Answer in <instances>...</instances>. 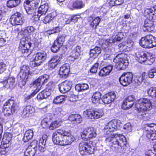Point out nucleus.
Listing matches in <instances>:
<instances>
[{
  "mask_svg": "<svg viewBox=\"0 0 156 156\" xmlns=\"http://www.w3.org/2000/svg\"><path fill=\"white\" fill-rule=\"evenodd\" d=\"M105 141L107 145L113 150L118 151L122 149V152L126 153H127L129 151L128 150H126L128 148H126L127 142L126 141V138L123 136L115 137L111 134L106 138Z\"/></svg>",
  "mask_w": 156,
  "mask_h": 156,
  "instance_id": "f257e3e1",
  "label": "nucleus"
},
{
  "mask_svg": "<svg viewBox=\"0 0 156 156\" xmlns=\"http://www.w3.org/2000/svg\"><path fill=\"white\" fill-rule=\"evenodd\" d=\"M135 107L140 114L144 116L146 112L152 109L151 101L147 98H141L137 101Z\"/></svg>",
  "mask_w": 156,
  "mask_h": 156,
  "instance_id": "f03ea898",
  "label": "nucleus"
},
{
  "mask_svg": "<svg viewBox=\"0 0 156 156\" xmlns=\"http://www.w3.org/2000/svg\"><path fill=\"white\" fill-rule=\"evenodd\" d=\"M20 108L19 103L16 101L10 99L4 104L2 111L5 116L11 115Z\"/></svg>",
  "mask_w": 156,
  "mask_h": 156,
  "instance_id": "7ed1b4c3",
  "label": "nucleus"
},
{
  "mask_svg": "<svg viewBox=\"0 0 156 156\" xmlns=\"http://www.w3.org/2000/svg\"><path fill=\"white\" fill-rule=\"evenodd\" d=\"M113 61L115 63V66L118 70L125 69L129 64L127 55L124 53L118 55Z\"/></svg>",
  "mask_w": 156,
  "mask_h": 156,
  "instance_id": "20e7f679",
  "label": "nucleus"
},
{
  "mask_svg": "<svg viewBox=\"0 0 156 156\" xmlns=\"http://www.w3.org/2000/svg\"><path fill=\"white\" fill-rule=\"evenodd\" d=\"M139 44L144 48H152L156 46V38L151 35H148L141 39Z\"/></svg>",
  "mask_w": 156,
  "mask_h": 156,
  "instance_id": "39448f33",
  "label": "nucleus"
},
{
  "mask_svg": "<svg viewBox=\"0 0 156 156\" xmlns=\"http://www.w3.org/2000/svg\"><path fill=\"white\" fill-rule=\"evenodd\" d=\"M79 149L81 154L88 155L93 153L94 147L90 141H82L79 144Z\"/></svg>",
  "mask_w": 156,
  "mask_h": 156,
  "instance_id": "423d86ee",
  "label": "nucleus"
},
{
  "mask_svg": "<svg viewBox=\"0 0 156 156\" xmlns=\"http://www.w3.org/2000/svg\"><path fill=\"white\" fill-rule=\"evenodd\" d=\"M102 109H87L83 112V115L88 119H98L104 115Z\"/></svg>",
  "mask_w": 156,
  "mask_h": 156,
  "instance_id": "0eeeda50",
  "label": "nucleus"
},
{
  "mask_svg": "<svg viewBox=\"0 0 156 156\" xmlns=\"http://www.w3.org/2000/svg\"><path fill=\"white\" fill-rule=\"evenodd\" d=\"M70 135V133L62 129H58L54 132L52 136V139L53 143L60 145L63 136Z\"/></svg>",
  "mask_w": 156,
  "mask_h": 156,
  "instance_id": "6e6552de",
  "label": "nucleus"
},
{
  "mask_svg": "<svg viewBox=\"0 0 156 156\" xmlns=\"http://www.w3.org/2000/svg\"><path fill=\"white\" fill-rule=\"evenodd\" d=\"M31 45L30 42L26 40L25 38H23L20 41L19 50L25 56H28L31 53V50L29 49Z\"/></svg>",
  "mask_w": 156,
  "mask_h": 156,
  "instance_id": "1a4fd4ad",
  "label": "nucleus"
},
{
  "mask_svg": "<svg viewBox=\"0 0 156 156\" xmlns=\"http://www.w3.org/2000/svg\"><path fill=\"white\" fill-rule=\"evenodd\" d=\"M40 2V0H26L24 5L27 13L29 15H33L35 12L34 7Z\"/></svg>",
  "mask_w": 156,
  "mask_h": 156,
  "instance_id": "9d476101",
  "label": "nucleus"
},
{
  "mask_svg": "<svg viewBox=\"0 0 156 156\" xmlns=\"http://www.w3.org/2000/svg\"><path fill=\"white\" fill-rule=\"evenodd\" d=\"M97 136L96 131L93 127H87L83 131L81 135L82 138L86 140L95 138Z\"/></svg>",
  "mask_w": 156,
  "mask_h": 156,
  "instance_id": "9b49d317",
  "label": "nucleus"
},
{
  "mask_svg": "<svg viewBox=\"0 0 156 156\" xmlns=\"http://www.w3.org/2000/svg\"><path fill=\"white\" fill-rule=\"evenodd\" d=\"M34 61L32 62V66L34 67L38 66L41 65L43 61L45 60L47 58L46 53L44 51L38 52L34 55Z\"/></svg>",
  "mask_w": 156,
  "mask_h": 156,
  "instance_id": "f8f14e48",
  "label": "nucleus"
},
{
  "mask_svg": "<svg viewBox=\"0 0 156 156\" xmlns=\"http://www.w3.org/2000/svg\"><path fill=\"white\" fill-rule=\"evenodd\" d=\"M10 21L13 25H20L24 23V19L21 13L17 12L11 16Z\"/></svg>",
  "mask_w": 156,
  "mask_h": 156,
  "instance_id": "ddd939ff",
  "label": "nucleus"
},
{
  "mask_svg": "<svg viewBox=\"0 0 156 156\" xmlns=\"http://www.w3.org/2000/svg\"><path fill=\"white\" fill-rule=\"evenodd\" d=\"M133 77V74L132 73L125 72L122 75L119 81L122 85L127 86L132 83Z\"/></svg>",
  "mask_w": 156,
  "mask_h": 156,
  "instance_id": "4468645a",
  "label": "nucleus"
},
{
  "mask_svg": "<svg viewBox=\"0 0 156 156\" xmlns=\"http://www.w3.org/2000/svg\"><path fill=\"white\" fill-rule=\"evenodd\" d=\"M119 126L117 124L116 120H113L107 123L104 127L105 133L109 136L111 135L112 132L115 131L118 129Z\"/></svg>",
  "mask_w": 156,
  "mask_h": 156,
  "instance_id": "2eb2a0df",
  "label": "nucleus"
},
{
  "mask_svg": "<svg viewBox=\"0 0 156 156\" xmlns=\"http://www.w3.org/2000/svg\"><path fill=\"white\" fill-rule=\"evenodd\" d=\"M19 75L20 78L23 80V84H25L26 81H27V79L30 76L29 67L26 65H23L21 68Z\"/></svg>",
  "mask_w": 156,
  "mask_h": 156,
  "instance_id": "dca6fc26",
  "label": "nucleus"
},
{
  "mask_svg": "<svg viewBox=\"0 0 156 156\" xmlns=\"http://www.w3.org/2000/svg\"><path fill=\"white\" fill-rule=\"evenodd\" d=\"M72 85V83L71 81L66 80L59 84L58 88L61 92L65 93L70 90Z\"/></svg>",
  "mask_w": 156,
  "mask_h": 156,
  "instance_id": "f3484780",
  "label": "nucleus"
},
{
  "mask_svg": "<svg viewBox=\"0 0 156 156\" xmlns=\"http://www.w3.org/2000/svg\"><path fill=\"white\" fill-rule=\"evenodd\" d=\"M135 99V97L133 95L128 96L124 100L122 106V108L125 110L130 108L134 104L133 101Z\"/></svg>",
  "mask_w": 156,
  "mask_h": 156,
  "instance_id": "a211bd4d",
  "label": "nucleus"
},
{
  "mask_svg": "<svg viewBox=\"0 0 156 156\" xmlns=\"http://www.w3.org/2000/svg\"><path fill=\"white\" fill-rule=\"evenodd\" d=\"M49 78V76L47 74L40 76L34 82V84L37 87H41V85L47 82Z\"/></svg>",
  "mask_w": 156,
  "mask_h": 156,
  "instance_id": "6ab92c4d",
  "label": "nucleus"
},
{
  "mask_svg": "<svg viewBox=\"0 0 156 156\" xmlns=\"http://www.w3.org/2000/svg\"><path fill=\"white\" fill-rule=\"evenodd\" d=\"M62 58L60 55H55L48 62V66L51 69L55 68L60 63Z\"/></svg>",
  "mask_w": 156,
  "mask_h": 156,
  "instance_id": "aec40b11",
  "label": "nucleus"
},
{
  "mask_svg": "<svg viewBox=\"0 0 156 156\" xmlns=\"http://www.w3.org/2000/svg\"><path fill=\"white\" fill-rule=\"evenodd\" d=\"M69 67L68 64L63 65L60 68L59 70V73L61 78H65L68 76L69 72Z\"/></svg>",
  "mask_w": 156,
  "mask_h": 156,
  "instance_id": "412c9836",
  "label": "nucleus"
},
{
  "mask_svg": "<svg viewBox=\"0 0 156 156\" xmlns=\"http://www.w3.org/2000/svg\"><path fill=\"white\" fill-rule=\"evenodd\" d=\"M115 96L114 92H110L105 94L102 98V100L105 104H108L114 101Z\"/></svg>",
  "mask_w": 156,
  "mask_h": 156,
  "instance_id": "4be33fe9",
  "label": "nucleus"
},
{
  "mask_svg": "<svg viewBox=\"0 0 156 156\" xmlns=\"http://www.w3.org/2000/svg\"><path fill=\"white\" fill-rule=\"evenodd\" d=\"M84 6V4L81 1L77 0L73 3L69 2L68 5V7L70 9H79L83 8Z\"/></svg>",
  "mask_w": 156,
  "mask_h": 156,
  "instance_id": "5701e85b",
  "label": "nucleus"
},
{
  "mask_svg": "<svg viewBox=\"0 0 156 156\" xmlns=\"http://www.w3.org/2000/svg\"><path fill=\"white\" fill-rule=\"evenodd\" d=\"M136 60L139 62H142L149 60L147 57V53L146 52L140 51L135 54Z\"/></svg>",
  "mask_w": 156,
  "mask_h": 156,
  "instance_id": "b1692460",
  "label": "nucleus"
},
{
  "mask_svg": "<svg viewBox=\"0 0 156 156\" xmlns=\"http://www.w3.org/2000/svg\"><path fill=\"white\" fill-rule=\"evenodd\" d=\"M35 109L33 107L28 105L24 107L23 111V114L25 117H29L33 115Z\"/></svg>",
  "mask_w": 156,
  "mask_h": 156,
  "instance_id": "393cba45",
  "label": "nucleus"
},
{
  "mask_svg": "<svg viewBox=\"0 0 156 156\" xmlns=\"http://www.w3.org/2000/svg\"><path fill=\"white\" fill-rule=\"evenodd\" d=\"M63 136L62 142L61 143L60 145L61 146L70 145L75 140V138L73 136L70 135V133L69 135Z\"/></svg>",
  "mask_w": 156,
  "mask_h": 156,
  "instance_id": "a878e982",
  "label": "nucleus"
},
{
  "mask_svg": "<svg viewBox=\"0 0 156 156\" xmlns=\"http://www.w3.org/2000/svg\"><path fill=\"white\" fill-rule=\"evenodd\" d=\"M143 29L145 31H151L154 29L153 22L150 20L147 19L144 22Z\"/></svg>",
  "mask_w": 156,
  "mask_h": 156,
  "instance_id": "bb28decb",
  "label": "nucleus"
},
{
  "mask_svg": "<svg viewBox=\"0 0 156 156\" xmlns=\"http://www.w3.org/2000/svg\"><path fill=\"white\" fill-rule=\"evenodd\" d=\"M113 66L109 65L104 67L99 73V75L101 76H104L108 75L111 71Z\"/></svg>",
  "mask_w": 156,
  "mask_h": 156,
  "instance_id": "cd10ccee",
  "label": "nucleus"
},
{
  "mask_svg": "<svg viewBox=\"0 0 156 156\" xmlns=\"http://www.w3.org/2000/svg\"><path fill=\"white\" fill-rule=\"evenodd\" d=\"M144 13L145 14L149 16L150 19H154V17L156 16V6L150 8L146 9Z\"/></svg>",
  "mask_w": 156,
  "mask_h": 156,
  "instance_id": "c85d7f7f",
  "label": "nucleus"
},
{
  "mask_svg": "<svg viewBox=\"0 0 156 156\" xmlns=\"http://www.w3.org/2000/svg\"><path fill=\"white\" fill-rule=\"evenodd\" d=\"M101 52L100 47H95L94 49L90 50V57L95 58L98 56Z\"/></svg>",
  "mask_w": 156,
  "mask_h": 156,
  "instance_id": "c756f323",
  "label": "nucleus"
},
{
  "mask_svg": "<svg viewBox=\"0 0 156 156\" xmlns=\"http://www.w3.org/2000/svg\"><path fill=\"white\" fill-rule=\"evenodd\" d=\"M34 136V132L31 129H29L27 130L24 134L23 140L25 142H27L31 139Z\"/></svg>",
  "mask_w": 156,
  "mask_h": 156,
  "instance_id": "7c9ffc66",
  "label": "nucleus"
},
{
  "mask_svg": "<svg viewBox=\"0 0 156 156\" xmlns=\"http://www.w3.org/2000/svg\"><path fill=\"white\" fill-rule=\"evenodd\" d=\"M56 16L55 12H53L48 14L44 18L42 21L45 23H47L50 22Z\"/></svg>",
  "mask_w": 156,
  "mask_h": 156,
  "instance_id": "2f4dec72",
  "label": "nucleus"
},
{
  "mask_svg": "<svg viewBox=\"0 0 156 156\" xmlns=\"http://www.w3.org/2000/svg\"><path fill=\"white\" fill-rule=\"evenodd\" d=\"M88 88V85L87 83L78 84L75 87L76 90L78 92L84 91L87 90Z\"/></svg>",
  "mask_w": 156,
  "mask_h": 156,
  "instance_id": "473e14b6",
  "label": "nucleus"
},
{
  "mask_svg": "<svg viewBox=\"0 0 156 156\" xmlns=\"http://www.w3.org/2000/svg\"><path fill=\"white\" fill-rule=\"evenodd\" d=\"M48 9V4L47 3H45L44 4L41 5L38 8V12L39 14L43 15L45 14Z\"/></svg>",
  "mask_w": 156,
  "mask_h": 156,
  "instance_id": "72a5a7b5",
  "label": "nucleus"
},
{
  "mask_svg": "<svg viewBox=\"0 0 156 156\" xmlns=\"http://www.w3.org/2000/svg\"><path fill=\"white\" fill-rule=\"evenodd\" d=\"M21 0H9L7 2V6L9 8L16 7L19 5Z\"/></svg>",
  "mask_w": 156,
  "mask_h": 156,
  "instance_id": "f704fd0d",
  "label": "nucleus"
},
{
  "mask_svg": "<svg viewBox=\"0 0 156 156\" xmlns=\"http://www.w3.org/2000/svg\"><path fill=\"white\" fill-rule=\"evenodd\" d=\"M101 94L99 92H95L92 96V101L93 103H96L99 102L101 99Z\"/></svg>",
  "mask_w": 156,
  "mask_h": 156,
  "instance_id": "c9c22d12",
  "label": "nucleus"
},
{
  "mask_svg": "<svg viewBox=\"0 0 156 156\" xmlns=\"http://www.w3.org/2000/svg\"><path fill=\"white\" fill-rule=\"evenodd\" d=\"M80 16L79 15H73L71 17L69 18L66 21V23L69 24L72 22L74 23L77 21L78 19L80 18Z\"/></svg>",
  "mask_w": 156,
  "mask_h": 156,
  "instance_id": "e433bc0d",
  "label": "nucleus"
},
{
  "mask_svg": "<svg viewBox=\"0 0 156 156\" xmlns=\"http://www.w3.org/2000/svg\"><path fill=\"white\" fill-rule=\"evenodd\" d=\"M101 20L100 18L99 17L95 18L91 22L90 26L94 28H96L97 27L99 24Z\"/></svg>",
  "mask_w": 156,
  "mask_h": 156,
  "instance_id": "4c0bfd02",
  "label": "nucleus"
},
{
  "mask_svg": "<svg viewBox=\"0 0 156 156\" xmlns=\"http://www.w3.org/2000/svg\"><path fill=\"white\" fill-rule=\"evenodd\" d=\"M35 30V28L32 26H28L23 31L24 35H28L33 33Z\"/></svg>",
  "mask_w": 156,
  "mask_h": 156,
  "instance_id": "58836bf2",
  "label": "nucleus"
},
{
  "mask_svg": "<svg viewBox=\"0 0 156 156\" xmlns=\"http://www.w3.org/2000/svg\"><path fill=\"white\" fill-rule=\"evenodd\" d=\"M148 95L153 98H156V87H150L147 90Z\"/></svg>",
  "mask_w": 156,
  "mask_h": 156,
  "instance_id": "ea45409f",
  "label": "nucleus"
},
{
  "mask_svg": "<svg viewBox=\"0 0 156 156\" xmlns=\"http://www.w3.org/2000/svg\"><path fill=\"white\" fill-rule=\"evenodd\" d=\"M65 38L64 35H59L55 41L56 42V44H59V45L61 46L65 41Z\"/></svg>",
  "mask_w": 156,
  "mask_h": 156,
  "instance_id": "a19ab883",
  "label": "nucleus"
},
{
  "mask_svg": "<svg viewBox=\"0 0 156 156\" xmlns=\"http://www.w3.org/2000/svg\"><path fill=\"white\" fill-rule=\"evenodd\" d=\"M65 100V98L63 96H59L56 97L53 100V102L56 104L62 103Z\"/></svg>",
  "mask_w": 156,
  "mask_h": 156,
  "instance_id": "79ce46f5",
  "label": "nucleus"
},
{
  "mask_svg": "<svg viewBox=\"0 0 156 156\" xmlns=\"http://www.w3.org/2000/svg\"><path fill=\"white\" fill-rule=\"evenodd\" d=\"M123 0H111L109 4L111 5H120L123 2Z\"/></svg>",
  "mask_w": 156,
  "mask_h": 156,
  "instance_id": "37998d69",
  "label": "nucleus"
},
{
  "mask_svg": "<svg viewBox=\"0 0 156 156\" xmlns=\"http://www.w3.org/2000/svg\"><path fill=\"white\" fill-rule=\"evenodd\" d=\"M60 125L59 122L57 121H55L51 123L49 126V129L51 130H53L56 128L58 127Z\"/></svg>",
  "mask_w": 156,
  "mask_h": 156,
  "instance_id": "c03bdc74",
  "label": "nucleus"
},
{
  "mask_svg": "<svg viewBox=\"0 0 156 156\" xmlns=\"http://www.w3.org/2000/svg\"><path fill=\"white\" fill-rule=\"evenodd\" d=\"M156 74V69L154 68L149 70L148 73V76L150 78H153Z\"/></svg>",
  "mask_w": 156,
  "mask_h": 156,
  "instance_id": "a18cd8bd",
  "label": "nucleus"
},
{
  "mask_svg": "<svg viewBox=\"0 0 156 156\" xmlns=\"http://www.w3.org/2000/svg\"><path fill=\"white\" fill-rule=\"evenodd\" d=\"M60 47L59 44H56V42L54 41V44L51 47V50L53 52H56L60 48Z\"/></svg>",
  "mask_w": 156,
  "mask_h": 156,
  "instance_id": "49530a36",
  "label": "nucleus"
},
{
  "mask_svg": "<svg viewBox=\"0 0 156 156\" xmlns=\"http://www.w3.org/2000/svg\"><path fill=\"white\" fill-rule=\"evenodd\" d=\"M155 124L154 123L147 124H145V130L147 129V133H151L150 131H153L152 129H151V128L154 127Z\"/></svg>",
  "mask_w": 156,
  "mask_h": 156,
  "instance_id": "de8ad7c7",
  "label": "nucleus"
},
{
  "mask_svg": "<svg viewBox=\"0 0 156 156\" xmlns=\"http://www.w3.org/2000/svg\"><path fill=\"white\" fill-rule=\"evenodd\" d=\"M123 34L122 32L118 33L114 38L115 42L119 41L123 38Z\"/></svg>",
  "mask_w": 156,
  "mask_h": 156,
  "instance_id": "09e8293b",
  "label": "nucleus"
},
{
  "mask_svg": "<svg viewBox=\"0 0 156 156\" xmlns=\"http://www.w3.org/2000/svg\"><path fill=\"white\" fill-rule=\"evenodd\" d=\"M147 137L152 141L156 140V133H147Z\"/></svg>",
  "mask_w": 156,
  "mask_h": 156,
  "instance_id": "8fccbe9b",
  "label": "nucleus"
},
{
  "mask_svg": "<svg viewBox=\"0 0 156 156\" xmlns=\"http://www.w3.org/2000/svg\"><path fill=\"white\" fill-rule=\"evenodd\" d=\"M9 87H12L15 82V78L13 77H9L7 80Z\"/></svg>",
  "mask_w": 156,
  "mask_h": 156,
  "instance_id": "3c124183",
  "label": "nucleus"
},
{
  "mask_svg": "<svg viewBox=\"0 0 156 156\" xmlns=\"http://www.w3.org/2000/svg\"><path fill=\"white\" fill-rule=\"evenodd\" d=\"M54 84L52 82H50L47 84L46 89L51 92V90L54 89Z\"/></svg>",
  "mask_w": 156,
  "mask_h": 156,
  "instance_id": "603ef678",
  "label": "nucleus"
},
{
  "mask_svg": "<svg viewBox=\"0 0 156 156\" xmlns=\"http://www.w3.org/2000/svg\"><path fill=\"white\" fill-rule=\"evenodd\" d=\"M99 66V63H96L92 66L90 70V72L93 73H96L97 71Z\"/></svg>",
  "mask_w": 156,
  "mask_h": 156,
  "instance_id": "864d4df0",
  "label": "nucleus"
},
{
  "mask_svg": "<svg viewBox=\"0 0 156 156\" xmlns=\"http://www.w3.org/2000/svg\"><path fill=\"white\" fill-rule=\"evenodd\" d=\"M132 126L130 123H127L125 124L123 126V129L126 131L130 132L132 131Z\"/></svg>",
  "mask_w": 156,
  "mask_h": 156,
  "instance_id": "5fc2aeb1",
  "label": "nucleus"
},
{
  "mask_svg": "<svg viewBox=\"0 0 156 156\" xmlns=\"http://www.w3.org/2000/svg\"><path fill=\"white\" fill-rule=\"evenodd\" d=\"M30 145L32 148L37 150V146L38 145V141L36 140H33L31 143Z\"/></svg>",
  "mask_w": 156,
  "mask_h": 156,
  "instance_id": "6e6d98bb",
  "label": "nucleus"
},
{
  "mask_svg": "<svg viewBox=\"0 0 156 156\" xmlns=\"http://www.w3.org/2000/svg\"><path fill=\"white\" fill-rule=\"evenodd\" d=\"M32 16L33 18L35 20H36L37 19H38L39 20H42V19H41V16H42L41 14H39L38 11L37 13L35 12L33 14Z\"/></svg>",
  "mask_w": 156,
  "mask_h": 156,
  "instance_id": "4d7b16f0",
  "label": "nucleus"
},
{
  "mask_svg": "<svg viewBox=\"0 0 156 156\" xmlns=\"http://www.w3.org/2000/svg\"><path fill=\"white\" fill-rule=\"evenodd\" d=\"M6 69V65L3 62L0 63V74L2 73Z\"/></svg>",
  "mask_w": 156,
  "mask_h": 156,
  "instance_id": "13d9d810",
  "label": "nucleus"
},
{
  "mask_svg": "<svg viewBox=\"0 0 156 156\" xmlns=\"http://www.w3.org/2000/svg\"><path fill=\"white\" fill-rule=\"evenodd\" d=\"M82 121V119L81 116L78 114H76V118L74 122V123H80Z\"/></svg>",
  "mask_w": 156,
  "mask_h": 156,
  "instance_id": "bf43d9fd",
  "label": "nucleus"
},
{
  "mask_svg": "<svg viewBox=\"0 0 156 156\" xmlns=\"http://www.w3.org/2000/svg\"><path fill=\"white\" fill-rule=\"evenodd\" d=\"M43 95L45 97V98H47L48 96H49L51 94V92L45 89L41 91Z\"/></svg>",
  "mask_w": 156,
  "mask_h": 156,
  "instance_id": "052dcab7",
  "label": "nucleus"
},
{
  "mask_svg": "<svg viewBox=\"0 0 156 156\" xmlns=\"http://www.w3.org/2000/svg\"><path fill=\"white\" fill-rule=\"evenodd\" d=\"M80 55L79 54L76 53L75 51L73 50L72 52V54L71 55V57L73 58L74 59H76L78 58Z\"/></svg>",
  "mask_w": 156,
  "mask_h": 156,
  "instance_id": "680f3d73",
  "label": "nucleus"
},
{
  "mask_svg": "<svg viewBox=\"0 0 156 156\" xmlns=\"http://www.w3.org/2000/svg\"><path fill=\"white\" fill-rule=\"evenodd\" d=\"M156 155V153L154 152H152V151H149L147 152L146 153V156H155Z\"/></svg>",
  "mask_w": 156,
  "mask_h": 156,
  "instance_id": "e2e57ef3",
  "label": "nucleus"
},
{
  "mask_svg": "<svg viewBox=\"0 0 156 156\" xmlns=\"http://www.w3.org/2000/svg\"><path fill=\"white\" fill-rule=\"evenodd\" d=\"M75 114H71L69 116L68 118L72 122H73V123H74V122L76 118V115Z\"/></svg>",
  "mask_w": 156,
  "mask_h": 156,
  "instance_id": "0e129e2a",
  "label": "nucleus"
},
{
  "mask_svg": "<svg viewBox=\"0 0 156 156\" xmlns=\"http://www.w3.org/2000/svg\"><path fill=\"white\" fill-rule=\"evenodd\" d=\"M10 145V144L9 143L7 142L6 141H4L3 144L2 146L3 148L8 150V148Z\"/></svg>",
  "mask_w": 156,
  "mask_h": 156,
  "instance_id": "69168bd1",
  "label": "nucleus"
},
{
  "mask_svg": "<svg viewBox=\"0 0 156 156\" xmlns=\"http://www.w3.org/2000/svg\"><path fill=\"white\" fill-rule=\"evenodd\" d=\"M60 28L58 27H56L54 28L53 30L51 31H49L48 33L49 34H52L58 32L59 31Z\"/></svg>",
  "mask_w": 156,
  "mask_h": 156,
  "instance_id": "338daca9",
  "label": "nucleus"
},
{
  "mask_svg": "<svg viewBox=\"0 0 156 156\" xmlns=\"http://www.w3.org/2000/svg\"><path fill=\"white\" fill-rule=\"evenodd\" d=\"M37 98L38 100H41L45 98L42 92H40L37 96Z\"/></svg>",
  "mask_w": 156,
  "mask_h": 156,
  "instance_id": "774afa93",
  "label": "nucleus"
}]
</instances>
